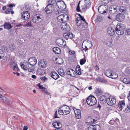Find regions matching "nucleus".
Here are the masks:
<instances>
[{
  "mask_svg": "<svg viewBox=\"0 0 130 130\" xmlns=\"http://www.w3.org/2000/svg\"><path fill=\"white\" fill-rule=\"evenodd\" d=\"M70 111V107L66 105H63L59 108L58 113L61 115H66L68 114Z\"/></svg>",
  "mask_w": 130,
  "mask_h": 130,
  "instance_id": "obj_1",
  "label": "nucleus"
},
{
  "mask_svg": "<svg viewBox=\"0 0 130 130\" xmlns=\"http://www.w3.org/2000/svg\"><path fill=\"white\" fill-rule=\"evenodd\" d=\"M125 28V26H123L122 24H117L115 29L116 33L119 35H122L124 33Z\"/></svg>",
  "mask_w": 130,
  "mask_h": 130,
  "instance_id": "obj_2",
  "label": "nucleus"
},
{
  "mask_svg": "<svg viewBox=\"0 0 130 130\" xmlns=\"http://www.w3.org/2000/svg\"><path fill=\"white\" fill-rule=\"evenodd\" d=\"M21 68L24 70H28V72H31L34 71V67L32 66H30L29 63L28 61H24L23 64H21Z\"/></svg>",
  "mask_w": 130,
  "mask_h": 130,
  "instance_id": "obj_3",
  "label": "nucleus"
},
{
  "mask_svg": "<svg viewBox=\"0 0 130 130\" xmlns=\"http://www.w3.org/2000/svg\"><path fill=\"white\" fill-rule=\"evenodd\" d=\"M86 102L88 105L93 106L96 104V98L94 96L91 95L88 97L86 100Z\"/></svg>",
  "mask_w": 130,
  "mask_h": 130,
  "instance_id": "obj_4",
  "label": "nucleus"
},
{
  "mask_svg": "<svg viewBox=\"0 0 130 130\" xmlns=\"http://www.w3.org/2000/svg\"><path fill=\"white\" fill-rule=\"evenodd\" d=\"M57 44L61 47H64L66 45V42L61 38H58L56 41Z\"/></svg>",
  "mask_w": 130,
  "mask_h": 130,
  "instance_id": "obj_5",
  "label": "nucleus"
},
{
  "mask_svg": "<svg viewBox=\"0 0 130 130\" xmlns=\"http://www.w3.org/2000/svg\"><path fill=\"white\" fill-rule=\"evenodd\" d=\"M108 8L107 6L101 5L98 8V10L100 13L103 14L106 12Z\"/></svg>",
  "mask_w": 130,
  "mask_h": 130,
  "instance_id": "obj_6",
  "label": "nucleus"
},
{
  "mask_svg": "<svg viewBox=\"0 0 130 130\" xmlns=\"http://www.w3.org/2000/svg\"><path fill=\"white\" fill-rule=\"evenodd\" d=\"M42 15L39 14H36L33 18L32 21L34 23H38L41 20Z\"/></svg>",
  "mask_w": 130,
  "mask_h": 130,
  "instance_id": "obj_7",
  "label": "nucleus"
},
{
  "mask_svg": "<svg viewBox=\"0 0 130 130\" xmlns=\"http://www.w3.org/2000/svg\"><path fill=\"white\" fill-rule=\"evenodd\" d=\"M53 126L56 129H59L62 127V125L60 121L58 120H56L52 123Z\"/></svg>",
  "mask_w": 130,
  "mask_h": 130,
  "instance_id": "obj_8",
  "label": "nucleus"
},
{
  "mask_svg": "<svg viewBox=\"0 0 130 130\" xmlns=\"http://www.w3.org/2000/svg\"><path fill=\"white\" fill-rule=\"evenodd\" d=\"M116 102V99L112 97H110L107 99V103L108 105L112 106L115 104Z\"/></svg>",
  "mask_w": 130,
  "mask_h": 130,
  "instance_id": "obj_9",
  "label": "nucleus"
},
{
  "mask_svg": "<svg viewBox=\"0 0 130 130\" xmlns=\"http://www.w3.org/2000/svg\"><path fill=\"white\" fill-rule=\"evenodd\" d=\"M61 29L63 30H65L67 31L70 30V28L69 25L65 21L61 23L60 25Z\"/></svg>",
  "mask_w": 130,
  "mask_h": 130,
  "instance_id": "obj_10",
  "label": "nucleus"
},
{
  "mask_svg": "<svg viewBox=\"0 0 130 130\" xmlns=\"http://www.w3.org/2000/svg\"><path fill=\"white\" fill-rule=\"evenodd\" d=\"M56 5L58 8L61 10H64L66 8V5L63 1H59L56 3Z\"/></svg>",
  "mask_w": 130,
  "mask_h": 130,
  "instance_id": "obj_11",
  "label": "nucleus"
},
{
  "mask_svg": "<svg viewBox=\"0 0 130 130\" xmlns=\"http://www.w3.org/2000/svg\"><path fill=\"white\" fill-rule=\"evenodd\" d=\"M28 61L29 63L30 66L33 67L35 64H36L37 62V60L35 57H31L28 60Z\"/></svg>",
  "mask_w": 130,
  "mask_h": 130,
  "instance_id": "obj_12",
  "label": "nucleus"
},
{
  "mask_svg": "<svg viewBox=\"0 0 130 130\" xmlns=\"http://www.w3.org/2000/svg\"><path fill=\"white\" fill-rule=\"evenodd\" d=\"M73 109L75 114L76 118L77 119H80L81 118L80 110L78 109H76L74 107H73Z\"/></svg>",
  "mask_w": 130,
  "mask_h": 130,
  "instance_id": "obj_13",
  "label": "nucleus"
},
{
  "mask_svg": "<svg viewBox=\"0 0 130 130\" xmlns=\"http://www.w3.org/2000/svg\"><path fill=\"white\" fill-rule=\"evenodd\" d=\"M125 18V16L124 15L119 13L117 15L116 20L119 22H122L123 21Z\"/></svg>",
  "mask_w": 130,
  "mask_h": 130,
  "instance_id": "obj_14",
  "label": "nucleus"
},
{
  "mask_svg": "<svg viewBox=\"0 0 130 130\" xmlns=\"http://www.w3.org/2000/svg\"><path fill=\"white\" fill-rule=\"evenodd\" d=\"M21 15L23 19L26 20L28 19L30 17L29 13L28 11H26L25 12H23L22 13Z\"/></svg>",
  "mask_w": 130,
  "mask_h": 130,
  "instance_id": "obj_15",
  "label": "nucleus"
},
{
  "mask_svg": "<svg viewBox=\"0 0 130 130\" xmlns=\"http://www.w3.org/2000/svg\"><path fill=\"white\" fill-rule=\"evenodd\" d=\"M106 76L112 79H115L118 77L117 75H115L116 77L114 76L113 74H112V71L110 70H108L106 71Z\"/></svg>",
  "mask_w": 130,
  "mask_h": 130,
  "instance_id": "obj_16",
  "label": "nucleus"
},
{
  "mask_svg": "<svg viewBox=\"0 0 130 130\" xmlns=\"http://www.w3.org/2000/svg\"><path fill=\"white\" fill-rule=\"evenodd\" d=\"M54 8L53 6H50V5H47L44 9V10L47 14H50L52 13L53 9Z\"/></svg>",
  "mask_w": 130,
  "mask_h": 130,
  "instance_id": "obj_17",
  "label": "nucleus"
},
{
  "mask_svg": "<svg viewBox=\"0 0 130 130\" xmlns=\"http://www.w3.org/2000/svg\"><path fill=\"white\" fill-rule=\"evenodd\" d=\"M107 99L104 95H102L100 97L99 102L101 104L103 105L107 103Z\"/></svg>",
  "mask_w": 130,
  "mask_h": 130,
  "instance_id": "obj_18",
  "label": "nucleus"
},
{
  "mask_svg": "<svg viewBox=\"0 0 130 130\" xmlns=\"http://www.w3.org/2000/svg\"><path fill=\"white\" fill-rule=\"evenodd\" d=\"M100 126L99 125L96 124L94 125L90 126L88 128V130H100Z\"/></svg>",
  "mask_w": 130,
  "mask_h": 130,
  "instance_id": "obj_19",
  "label": "nucleus"
},
{
  "mask_svg": "<svg viewBox=\"0 0 130 130\" xmlns=\"http://www.w3.org/2000/svg\"><path fill=\"white\" fill-rule=\"evenodd\" d=\"M79 15L80 16L79 17L80 19V20L82 21V23H82L81 24L82 26L83 27V29H85H85V26L87 25V23L86 21L84 19V17L82 16L80 14H79Z\"/></svg>",
  "mask_w": 130,
  "mask_h": 130,
  "instance_id": "obj_20",
  "label": "nucleus"
},
{
  "mask_svg": "<svg viewBox=\"0 0 130 130\" xmlns=\"http://www.w3.org/2000/svg\"><path fill=\"white\" fill-rule=\"evenodd\" d=\"M107 31L109 35L110 36L113 35L115 33L114 30L111 27L108 28L107 29Z\"/></svg>",
  "mask_w": 130,
  "mask_h": 130,
  "instance_id": "obj_21",
  "label": "nucleus"
},
{
  "mask_svg": "<svg viewBox=\"0 0 130 130\" xmlns=\"http://www.w3.org/2000/svg\"><path fill=\"white\" fill-rule=\"evenodd\" d=\"M96 120L94 119H92L91 117H88L86 120V123L89 124H91L95 122Z\"/></svg>",
  "mask_w": 130,
  "mask_h": 130,
  "instance_id": "obj_22",
  "label": "nucleus"
},
{
  "mask_svg": "<svg viewBox=\"0 0 130 130\" xmlns=\"http://www.w3.org/2000/svg\"><path fill=\"white\" fill-rule=\"evenodd\" d=\"M50 74L51 77L55 80L57 79L59 77L58 75L55 71H52Z\"/></svg>",
  "mask_w": 130,
  "mask_h": 130,
  "instance_id": "obj_23",
  "label": "nucleus"
},
{
  "mask_svg": "<svg viewBox=\"0 0 130 130\" xmlns=\"http://www.w3.org/2000/svg\"><path fill=\"white\" fill-rule=\"evenodd\" d=\"M64 14H60L58 17L57 20L58 22L61 23L63 22V21H65L64 20Z\"/></svg>",
  "mask_w": 130,
  "mask_h": 130,
  "instance_id": "obj_24",
  "label": "nucleus"
},
{
  "mask_svg": "<svg viewBox=\"0 0 130 130\" xmlns=\"http://www.w3.org/2000/svg\"><path fill=\"white\" fill-rule=\"evenodd\" d=\"M3 26L4 28L7 29H10L12 28L13 26L11 25L9 22H5Z\"/></svg>",
  "mask_w": 130,
  "mask_h": 130,
  "instance_id": "obj_25",
  "label": "nucleus"
},
{
  "mask_svg": "<svg viewBox=\"0 0 130 130\" xmlns=\"http://www.w3.org/2000/svg\"><path fill=\"white\" fill-rule=\"evenodd\" d=\"M117 11L116 7H110L109 9V11L110 14H113L115 13Z\"/></svg>",
  "mask_w": 130,
  "mask_h": 130,
  "instance_id": "obj_26",
  "label": "nucleus"
},
{
  "mask_svg": "<svg viewBox=\"0 0 130 130\" xmlns=\"http://www.w3.org/2000/svg\"><path fill=\"white\" fill-rule=\"evenodd\" d=\"M76 24L78 26H80V27H83L81 25L82 23H83L82 21L80 20V19L79 17H77L76 18ZM83 28V27H82Z\"/></svg>",
  "mask_w": 130,
  "mask_h": 130,
  "instance_id": "obj_27",
  "label": "nucleus"
},
{
  "mask_svg": "<svg viewBox=\"0 0 130 130\" xmlns=\"http://www.w3.org/2000/svg\"><path fill=\"white\" fill-rule=\"evenodd\" d=\"M118 107L120 110H122L125 106V104L124 102L123 101H120L118 104Z\"/></svg>",
  "mask_w": 130,
  "mask_h": 130,
  "instance_id": "obj_28",
  "label": "nucleus"
},
{
  "mask_svg": "<svg viewBox=\"0 0 130 130\" xmlns=\"http://www.w3.org/2000/svg\"><path fill=\"white\" fill-rule=\"evenodd\" d=\"M54 53L56 54H59L61 53L60 49L57 47H55L53 49Z\"/></svg>",
  "mask_w": 130,
  "mask_h": 130,
  "instance_id": "obj_29",
  "label": "nucleus"
},
{
  "mask_svg": "<svg viewBox=\"0 0 130 130\" xmlns=\"http://www.w3.org/2000/svg\"><path fill=\"white\" fill-rule=\"evenodd\" d=\"M74 72V71L72 69H68L66 71V73L68 75L72 76V73Z\"/></svg>",
  "mask_w": 130,
  "mask_h": 130,
  "instance_id": "obj_30",
  "label": "nucleus"
},
{
  "mask_svg": "<svg viewBox=\"0 0 130 130\" xmlns=\"http://www.w3.org/2000/svg\"><path fill=\"white\" fill-rule=\"evenodd\" d=\"M9 48L10 51L11 52H13L16 48V46L14 44H11L9 45Z\"/></svg>",
  "mask_w": 130,
  "mask_h": 130,
  "instance_id": "obj_31",
  "label": "nucleus"
},
{
  "mask_svg": "<svg viewBox=\"0 0 130 130\" xmlns=\"http://www.w3.org/2000/svg\"><path fill=\"white\" fill-rule=\"evenodd\" d=\"M56 1L55 0H49L48 2V5H50V6H53V8H54V5L55 4Z\"/></svg>",
  "mask_w": 130,
  "mask_h": 130,
  "instance_id": "obj_32",
  "label": "nucleus"
},
{
  "mask_svg": "<svg viewBox=\"0 0 130 130\" xmlns=\"http://www.w3.org/2000/svg\"><path fill=\"white\" fill-rule=\"evenodd\" d=\"M89 7H87V6L85 4L81 6L82 10L83 11H85L87 9H89Z\"/></svg>",
  "mask_w": 130,
  "mask_h": 130,
  "instance_id": "obj_33",
  "label": "nucleus"
},
{
  "mask_svg": "<svg viewBox=\"0 0 130 130\" xmlns=\"http://www.w3.org/2000/svg\"><path fill=\"white\" fill-rule=\"evenodd\" d=\"M6 101V98L0 94V102H5Z\"/></svg>",
  "mask_w": 130,
  "mask_h": 130,
  "instance_id": "obj_34",
  "label": "nucleus"
},
{
  "mask_svg": "<svg viewBox=\"0 0 130 130\" xmlns=\"http://www.w3.org/2000/svg\"><path fill=\"white\" fill-rule=\"evenodd\" d=\"M58 72L59 75L61 76H63L64 74V71L62 69H59L58 71Z\"/></svg>",
  "mask_w": 130,
  "mask_h": 130,
  "instance_id": "obj_35",
  "label": "nucleus"
},
{
  "mask_svg": "<svg viewBox=\"0 0 130 130\" xmlns=\"http://www.w3.org/2000/svg\"><path fill=\"white\" fill-rule=\"evenodd\" d=\"M119 10L121 12L124 13L126 12L125 7L123 6H121L119 8Z\"/></svg>",
  "mask_w": 130,
  "mask_h": 130,
  "instance_id": "obj_36",
  "label": "nucleus"
},
{
  "mask_svg": "<svg viewBox=\"0 0 130 130\" xmlns=\"http://www.w3.org/2000/svg\"><path fill=\"white\" fill-rule=\"evenodd\" d=\"M123 82L126 84H129L130 83V79L128 78H124L123 80Z\"/></svg>",
  "mask_w": 130,
  "mask_h": 130,
  "instance_id": "obj_37",
  "label": "nucleus"
},
{
  "mask_svg": "<svg viewBox=\"0 0 130 130\" xmlns=\"http://www.w3.org/2000/svg\"><path fill=\"white\" fill-rule=\"evenodd\" d=\"M85 41H86L87 45L89 46L90 47H91L93 45L91 41L88 40H86Z\"/></svg>",
  "mask_w": 130,
  "mask_h": 130,
  "instance_id": "obj_38",
  "label": "nucleus"
},
{
  "mask_svg": "<svg viewBox=\"0 0 130 130\" xmlns=\"http://www.w3.org/2000/svg\"><path fill=\"white\" fill-rule=\"evenodd\" d=\"M5 54L3 51L0 49V59L3 58Z\"/></svg>",
  "mask_w": 130,
  "mask_h": 130,
  "instance_id": "obj_39",
  "label": "nucleus"
},
{
  "mask_svg": "<svg viewBox=\"0 0 130 130\" xmlns=\"http://www.w3.org/2000/svg\"><path fill=\"white\" fill-rule=\"evenodd\" d=\"M125 35L130 36V28H127L125 30Z\"/></svg>",
  "mask_w": 130,
  "mask_h": 130,
  "instance_id": "obj_40",
  "label": "nucleus"
},
{
  "mask_svg": "<svg viewBox=\"0 0 130 130\" xmlns=\"http://www.w3.org/2000/svg\"><path fill=\"white\" fill-rule=\"evenodd\" d=\"M15 66H14L13 67V68H12V69L14 71H18L19 70V69L18 66L17 64H16Z\"/></svg>",
  "mask_w": 130,
  "mask_h": 130,
  "instance_id": "obj_41",
  "label": "nucleus"
},
{
  "mask_svg": "<svg viewBox=\"0 0 130 130\" xmlns=\"http://www.w3.org/2000/svg\"><path fill=\"white\" fill-rule=\"evenodd\" d=\"M125 111L126 112H130V105H128L126 107L125 110Z\"/></svg>",
  "mask_w": 130,
  "mask_h": 130,
  "instance_id": "obj_42",
  "label": "nucleus"
},
{
  "mask_svg": "<svg viewBox=\"0 0 130 130\" xmlns=\"http://www.w3.org/2000/svg\"><path fill=\"white\" fill-rule=\"evenodd\" d=\"M63 36L66 39L69 38V33H64L63 34Z\"/></svg>",
  "mask_w": 130,
  "mask_h": 130,
  "instance_id": "obj_43",
  "label": "nucleus"
},
{
  "mask_svg": "<svg viewBox=\"0 0 130 130\" xmlns=\"http://www.w3.org/2000/svg\"><path fill=\"white\" fill-rule=\"evenodd\" d=\"M96 80L97 81L102 83H104L105 82V80L101 79V78L98 77L96 78Z\"/></svg>",
  "mask_w": 130,
  "mask_h": 130,
  "instance_id": "obj_44",
  "label": "nucleus"
},
{
  "mask_svg": "<svg viewBox=\"0 0 130 130\" xmlns=\"http://www.w3.org/2000/svg\"><path fill=\"white\" fill-rule=\"evenodd\" d=\"M102 20V18L100 16H98L96 19V20L97 22H100Z\"/></svg>",
  "mask_w": 130,
  "mask_h": 130,
  "instance_id": "obj_45",
  "label": "nucleus"
},
{
  "mask_svg": "<svg viewBox=\"0 0 130 130\" xmlns=\"http://www.w3.org/2000/svg\"><path fill=\"white\" fill-rule=\"evenodd\" d=\"M86 60L83 59H82L80 61V63L81 65H83L86 62Z\"/></svg>",
  "mask_w": 130,
  "mask_h": 130,
  "instance_id": "obj_46",
  "label": "nucleus"
},
{
  "mask_svg": "<svg viewBox=\"0 0 130 130\" xmlns=\"http://www.w3.org/2000/svg\"><path fill=\"white\" fill-rule=\"evenodd\" d=\"M17 64L14 62H11L9 64V67L11 69L13 68V67L15 66V65Z\"/></svg>",
  "mask_w": 130,
  "mask_h": 130,
  "instance_id": "obj_47",
  "label": "nucleus"
},
{
  "mask_svg": "<svg viewBox=\"0 0 130 130\" xmlns=\"http://www.w3.org/2000/svg\"><path fill=\"white\" fill-rule=\"evenodd\" d=\"M85 3L86 4H85L87 6V7H90L91 5V3L89 0H87L86 1Z\"/></svg>",
  "mask_w": 130,
  "mask_h": 130,
  "instance_id": "obj_48",
  "label": "nucleus"
},
{
  "mask_svg": "<svg viewBox=\"0 0 130 130\" xmlns=\"http://www.w3.org/2000/svg\"><path fill=\"white\" fill-rule=\"evenodd\" d=\"M11 10H12V9L11 8H7L5 11V13L6 14L10 13Z\"/></svg>",
  "mask_w": 130,
  "mask_h": 130,
  "instance_id": "obj_49",
  "label": "nucleus"
},
{
  "mask_svg": "<svg viewBox=\"0 0 130 130\" xmlns=\"http://www.w3.org/2000/svg\"><path fill=\"white\" fill-rule=\"evenodd\" d=\"M76 72L77 74L78 75H80L81 74V72L80 71V68H79V69H76Z\"/></svg>",
  "mask_w": 130,
  "mask_h": 130,
  "instance_id": "obj_50",
  "label": "nucleus"
},
{
  "mask_svg": "<svg viewBox=\"0 0 130 130\" xmlns=\"http://www.w3.org/2000/svg\"><path fill=\"white\" fill-rule=\"evenodd\" d=\"M95 92L97 95H99L101 93V90L99 89H96L95 91Z\"/></svg>",
  "mask_w": 130,
  "mask_h": 130,
  "instance_id": "obj_51",
  "label": "nucleus"
},
{
  "mask_svg": "<svg viewBox=\"0 0 130 130\" xmlns=\"http://www.w3.org/2000/svg\"><path fill=\"white\" fill-rule=\"evenodd\" d=\"M112 40H109L107 43V44L109 47H111L112 46Z\"/></svg>",
  "mask_w": 130,
  "mask_h": 130,
  "instance_id": "obj_52",
  "label": "nucleus"
},
{
  "mask_svg": "<svg viewBox=\"0 0 130 130\" xmlns=\"http://www.w3.org/2000/svg\"><path fill=\"white\" fill-rule=\"evenodd\" d=\"M44 63H42V64L40 66L42 68H44L45 67L47 64L46 62L45 61H44Z\"/></svg>",
  "mask_w": 130,
  "mask_h": 130,
  "instance_id": "obj_53",
  "label": "nucleus"
},
{
  "mask_svg": "<svg viewBox=\"0 0 130 130\" xmlns=\"http://www.w3.org/2000/svg\"><path fill=\"white\" fill-rule=\"evenodd\" d=\"M44 59L41 60L38 62V65L40 66H41V65L42 64V63H44Z\"/></svg>",
  "mask_w": 130,
  "mask_h": 130,
  "instance_id": "obj_54",
  "label": "nucleus"
},
{
  "mask_svg": "<svg viewBox=\"0 0 130 130\" xmlns=\"http://www.w3.org/2000/svg\"><path fill=\"white\" fill-rule=\"evenodd\" d=\"M32 26L31 24V22H30L27 23L24 26L27 27H31Z\"/></svg>",
  "mask_w": 130,
  "mask_h": 130,
  "instance_id": "obj_55",
  "label": "nucleus"
},
{
  "mask_svg": "<svg viewBox=\"0 0 130 130\" xmlns=\"http://www.w3.org/2000/svg\"><path fill=\"white\" fill-rule=\"evenodd\" d=\"M115 122V120H113V119L111 120L109 122V124L111 125H113Z\"/></svg>",
  "mask_w": 130,
  "mask_h": 130,
  "instance_id": "obj_56",
  "label": "nucleus"
},
{
  "mask_svg": "<svg viewBox=\"0 0 130 130\" xmlns=\"http://www.w3.org/2000/svg\"><path fill=\"white\" fill-rule=\"evenodd\" d=\"M76 10L78 12H79L80 11L79 7V2L78 3V5L77 7Z\"/></svg>",
  "mask_w": 130,
  "mask_h": 130,
  "instance_id": "obj_57",
  "label": "nucleus"
},
{
  "mask_svg": "<svg viewBox=\"0 0 130 130\" xmlns=\"http://www.w3.org/2000/svg\"><path fill=\"white\" fill-rule=\"evenodd\" d=\"M38 86L39 87L40 89L44 90L45 89L44 87H43L42 86L40 85V84H39Z\"/></svg>",
  "mask_w": 130,
  "mask_h": 130,
  "instance_id": "obj_58",
  "label": "nucleus"
},
{
  "mask_svg": "<svg viewBox=\"0 0 130 130\" xmlns=\"http://www.w3.org/2000/svg\"><path fill=\"white\" fill-rule=\"evenodd\" d=\"M40 79L41 80L45 81L47 80V78L45 76L43 77L40 78Z\"/></svg>",
  "mask_w": 130,
  "mask_h": 130,
  "instance_id": "obj_59",
  "label": "nucleus"
},
{
  "mask_svg": "<svg viewBox=\"0 0 130 130\" xmlns=\"http://www.w3.org/2000/svg\"><path fill=\"white\" fill-rule=\"evenodd\" d=\"M42 91L44 92V93H45L47 95H48L50 94V93L48 92L46 90H45V89L44 90H43Z\"/></svg>",
  "mask_w": 130,
  "mask_h": 130,
  "instance_id": "obj_60",
  "label": "nucleus"
},
{
  "mask_svg": "<svg viewBox=\"0 0 130 130\" xmlns=\"http://www.w3.org/2000/svg\"><path fill=\"white\" fill-rule=\"evenodd\" d=\"M69 38H72L73 37V35L72 33H69Z\"/></svg>",
  "mask_w": 130,
  "mask_h": 130,
  "instance_id": "obj_61",
  "label": "nucleus"
},
{
  "mask_svg": "<svg viewBox=\"0 0 130 130\" xmlns=\"http://www.w3.org/2000/svg\"><path fill=\"white\" fill-rule=\"evenodd\" d=\"M75 53V52L74 51H69V54L71 55H74V54Z\"/></svg>",
  "mask_w": 130,
  "mask_h": 130,
  "instance_id": "obj_62",
  "label": "nucleus"
},
{
  "mask_svg": "<svg viewBox=\"0 0 130 130\" xmlns=\"http://www.w3.org/2000/svg\"><path fill=\"white\" fill-rule=\"evenodd\" d=\"M8 6L9 7L11 8L13 6H15V5L14 4H11L8 5Z\"/></svg>",
  "mask_w": 130,
  "mask_h": 130,
  "instance_id": "obj_63",
  "label": "nucleus"
},
{
  "mask_svg": "<svg viewBox=\"0 0 130 130\" xmlns=\"http://www.w3.org/2000/svg\"><path fill=\"white\" fill-rule=\"evenodd\" d=\"M76 72L75 71H74V72H73V73H72V77H75L76 75Z\"/></svg>",
  "mask_w": 130,
  "mask_h": 130,
  "instance_id": "obj_64",
  "label": "nucleus"
}]
</instances>
